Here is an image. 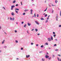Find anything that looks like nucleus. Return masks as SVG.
Returning a JSON list of instances; mask_svg holds the SVG:
<instances>
[{
    "label": "nucleus",
    "mask_w": 61,
    "mask_h": 61,
    "mask_svg": "<svg viewBox=\"0 0 61 61\" xmlns=\"http://www.w3.org/2000/svg\"><path fill=\"white\" fill-rule=\"evenodd\" d=\"M15 7V5H14L11 6V10H13V8Z\"/></svg>",
    "instance_id": "f257e3e1"
},
{
    "label": "nucleus",
    "mask_w": 61,
    "mask_h": 61,
    "mask_svg": "<svg viewBox=\"0 0 61 61\" xmlns=\"http://www.w3.org/2000/svg\"><path fill=\"white\" fill-rule=\"evenodd\" d=\"M48 40L49 41H51V38H48Z\"/></svg>",
    "instance_id": "f03ea898"
},
{
    "label": "nucleus",
    "mask_w": 61,
    "mask_h": 61,
    "mask_svg": "<svg viewBox=\"0 0 61 61\" xmlns=\"http://www.w3.org/2000/svg\"><path fill=\"white\" fill-rule=\"evenodd\" d=\"M30 14H31V15H32V14H33V10L32 9H31L30 10Z\"/></svg>",
    "instance_id": "7ed1b4c3"
},
{
    "label": "nucleus",
    "mask_w": 61,
    "mask_h": 61,
    "mask_svg": "<svg viewBox=\"0 0 61 61\" xmlns=\"http://www.w3.org/2000/svg\"><path fill=\"white\" fill-rule=\"evenodd\" d=\"M45 57L46 58H48L49 57V56L46 55Z\"/></svg>",
    "instance_id": "20e7f679"
},
{
    "label": "nucleus",
    "mask_w": 61,
    "mask_h": 61,
    "mask_svg": "<svg viewBox=\"0 0 61 61\" xmlns=\"http://www.w3.org/2000/svg\"><path fill=\"white\" fill-rule=\"evenodd\" d=\"M35 23H36V24H37V25H39V23H38L37 21H35Z\"/></svg>",
    "instance_id": "39448f33"
},
{
    "label": "nucleus",
    "mask_w": 61,
    "mask_h": 61,
    "mask_svg": "<svg viewBox=\"0 0 61 61\" xmlns=\"http://www.w3.org/2000/svg\"><path fill=\"white\" fill-rule=\"evenodd\" d=\"M27 25L29 26H30V25H31V24H30L28 22L27 23Z\"/></svg>",
    "instance_id": "423d86ee"
},
{
    "label": "nucleus",
    "mask_w": 61,
    "mask_h": 61,
    "mask_svg": "<svg viewBox=\"0 0 61 61\" xmlns=\"http://www.w3.org/2000/svg\"><path fill=\"white\" fill-rule=\"evenodd\" d=\"M56 21H57L58 20V19H57V18H58V15H57L56 16Z\"/></svg>",
    "instance_id": "0eeeda50"
},
{
    "label": "nucleus",
    "mask_w": 61,
    "mask_h": 61,
    "mask_svg": "<svg viewBox=\"0 0 61 61\" xmlns=\"http://www.w3.org/2000/svg\"><path fill=\"white\" fill-rule=\"evenodd\" d=\"M29 11V10H26H26H24V11L25 12L26 11Z\"/></svg>",
    "instance_id": "6e6552de"
},
{
    "label": "nucleus",
    "mask_w": 61,
    "mask_h": 61,
    "mask_svg": "<svg viewBox=\"0 0 61 61\" xmlns=\"http://www.w3.org/2000/svg\"><path fill=\"white\" fill-rule=\"evenodd\" d=\"M11 15H15V14L14 13V12H12L11 13Z\"/></svg>",
    "instance_id": "1a4fd4ad"
},
{
    "label": "nucleus",
    "mask_w": 61,
    "mask_h": 61,
    "mask_svg": "<svg viewBox=\"0 0 61 61\" xmlns=\"http://www.w3.org/2000/svg\"><path fill=\"white\" fill-rule=\"evenodd\" d=\"M57 59L59 61H61V59H60V60H59V58H57Z\"/></svg>",
    "instance_id": "9d476101"
},
{
    "label": "nucleus",
    "mask_w": 61,
    "mask_h": 61,
    "mask_svg": "<svg viewBox=\"0 0 61 61\" xmlns=\"http://www.w3.org/2000/svg\"><path fill=\"white\" fill-rule=\"evenodd\" d=\"M30 57V55H28V56L26 55V58H28V57Z\"/></svg>",
    "instance_id": "9b49d317"
},
{
    "label": "nucleus",
    "mask_w": 61,
    "mask_h": 61,
    "mask_svg": "<svg viewBox=\"0 0 61 61\" xmlns=\"http://www.w3.org/2000/svg\"><path fill=\"white\" fill-rule=\"evenodd\" d=\"M16 2V1L15 0H14L13 2V4H15Z\"/></svg>",
    "instance_id": "f8f14e48"
},
{
    "label": "nucleus",
    "mask_w": 61,
    "mask_h": 61,
    "mask_svg": "<svg viewBox=\"0 0 61 61\" xmlns=\"http://www.w3.org/2000/svg\"><path fill=\"white\" fill-rule=\"evenodd\" d=\"M15 10H17L18 11H19V9H15Z\"/></svg>",
    "instance_id": "ddd939ff"
},
{
    "label": "nucleus",
    "mask_w": 61,
    "mask_h": 61,
    "mask_svg": "<svg viewBox=\"0 0 61 61\" xmlns=\"http://www.w3.org/2000/svg\"><path fill=\"white\" fill-rule=\"evenodd\" d=\"M42 60L43 61H44L45 60V59H44L43 58H42Z\"/></svg>",
    "instance_id": "4468645a"
},
{
    "label": "nucleus",
    "mask_w": 61,
    "mask_h": 61,
    "mask_svg": "<svg viewBox=\"0 0 61 61\" xmlns=\"http://www.w3.org/2000/svg\"><path fill=\"white\" fill-rule=\"evenodd\" d=\"M51 39L52 40H53V37L52 36H51Z\"/></svg>",
    "instance_id": "2eb2a0df"
},
{
    "label": "nucleus",
    "mask_w": 61,
    "mask_h": 61,
    "mask_svg": "<svg viewBox=\"0 0 61 61\" xmlns=\"http://www.w3.org/2000/svg\"><path fill=\"white\" fill-rule=\"evenodd\" d=\"M15 11L16 13H17V14H18V11L16 10H15Z\"/></svg>",
    "instance_id": "dca6fc26"
},
{
    "label": "nucleus",
    "mask_w": 61,
    "mask_h": 61,
    "mask_svg": "<svg viewBox=\"0 0 61 61\" xmlns=\"http://www.w3.org/2000/svg\"><path fill=\"white\" fill-rule=\"evenodd\" d=\"M48 22V20H47L46 21L45 23H46L47 22Z\"/></svg>",
    "instance_id": "f3484780"
},
{
    "label": "nucleus",
    "mask_w": 61,
    "mask_h": 61,
    "mask_svg": "<svg viewBox=\"0 0 61 61\" xmlns=\"http://www.w3.org/2000/svg\"><path fill=\"white\" fill-rule=\"evenodd\" d=\"M58 2V1L57 0H56L55 1V2L56 3H57Z\"/></svg>",
    "instance_id": "a211bd4d"
},
{
    "label": "nucleus",
    "mask_w": 61,
    "mask_h": 61,
    "mask_svg": "<svg viewBox=\"0 0 61 61\" xmlns=\"http://www.w3.org/2000/svg\"><path fill=\"white\" fill-rule=\"evenodd\" d=\"M45 45H48V44L47 42L45 43Z\"/></svg>",
    "instance_id": "6ab92c4d"
},
{
    "label": "nucleus",
    "mask_w": 61,
    "mask_h": 61,
    "mask_svg": "<svg viewBox=\"0 0 61 61\" xmlns=\"http://www.w3.org/2000/svg\"><path fill=\"white\" fill-rule=\"evenodd\" d=\"M2 8H3L4 9V10H6V9H5V8L4 7H2Z\"/></svg>",
    "instance_id": "aec40b11"
},
{
    "label": "nucleus",
    "mask_w": 61,
    "mask_h": 61,
    "mask_svg": "<svg viewBox=\"0 0 61 61\" xmlns=\"http://www.w3.org/2000/svg\"><path fill=\"white\" fill-rule=\"evenodd\" d=\"M35 30L36 31V32H37L38 31V29H35Z\"/></svg>",
    "instance_id": "412c9836"
},
{
    "label": "nucleus",
    "mask_w": 61,
    "mask_h": 61,
    "mask_svg": "<svg viewBox=\"0 0 61 61\" xmlns=\"http://www.w3.org/2000/svg\"><path fill=\"white\" fill-rule=\"evenodd\" d=\"M41 20H44V19L43 18H42L41 19Z\"/></svg>",
    "instance_id": "4be33fe9"
},
{
    "label": "nucleus",
    "mask_w": 61,
    "mask_h": 61,
    "mask_svg": "<svg viewBox=\"0 0 61 61\" xmlns=\"http://www.w3.org/2000/svg\"><path fill=\"white\" fill-rule=\"evenodd\" d=\"M34 17H36V13H35L34 14Z\"/></svg>",
    "instance_id": "5701e85b"
},
{
    "label": "nucleus",
    "mask_w": 61,
    "mask_h": 61,
    "mask_svg": "<svg viewBox=\"0 0 61 61\" xmlns=\"http://www.w3.org/2000/svg\"><path fill=\"white\" fill-rule=\"evenodd\" d=\"M12 20L13 21H14V20H15V19H14V18H13L12 19Z\"/></svg>",
    "instance_id": "b1692460"
},
{
    "label": "nucleus",
    "mask_w": 61,
    "mask_h": 61,
    "mask_svg": "<svg viewBox=\"0 0 61 61\" xmlns=\"http://www.w3.org/2000/svg\"><path fill=\"white\" fill-rule=\"evenodd\" d=\"M25 15V13H24L23 14V15Z\"/></svg>",
    "instance_id": "393cba45"
},
{
    "label": "nucleus",
    "mask_w": 61,
    "mask_h": 61,
    "mask_svg": "<svg viewBox=\"0 0 61 61\" xmlns=\"http://www.w3.org/2000/svg\"><path fill=\"white\" fill-rule=\"evenodd\" d=\"M26 27V24L25 25H24V27Z\"/></svg>",
    "instance_id": "a878e982"
},
{
    "label": "nucleus",
    "mask_w": 61,
    "mask_h": 61,
    "mask_svg": "<svg viewBox=\"0 0 61 61\" xmlns=\"http://www.w3.org/2000/svg\"><path fill=\"white\" fill-rule=\"evenodd\" d=\"M44 47V46L43 45H41V47L42 48L43 47Z\"/></svg>",
    "instance_id": "bb28decb"
},
{
    "label": "nucleus",
    "mask_w": 61,
    "mask_h": 61,
    "mask_svg": "<svg viewBox=\"0 0 61 61\" xmlns=\"http://www.w3.org/2000/svg\"><path fill=\"white\" fill-rule=\"evenodd\" d=\"M51 57H50L48 58L49 60H50L51 59Z\"/></svg>",
    "instance_id": "cd10ccee"
},
{
    "label": "nucleus",
    "mask_w": 61,
    "mask_h": 61,
    "mask_svg": "<svg viewBox=\"0 0 61 61\" xmlns=\"http://www.w3.org/2000/svg\"><path fill=\"white\" fill-rule=\"evenodd\" d=\"M52 56V57H55V55H53Z\"/></svg>",
    "instance_id": "c85d7f7f"
},
{
    "label": "nucleus",
    "mask_w": 61,
    "mask_h": 61,
    "mask_svg": "<svg viewBox=\"0 0 61 61\" xmlns=\"http://www.w3.org/2000/svg\"><path fill=\"white\" fill-rule=\"evenodd\" d=\"M31 45H34V43H33L31 42Z\"/></svg>",
    "instance_id": "c756f323"
},
{
    "label": "nucleus",
    "mask_w": 61,
    "mask_h": 61,
    "mask_svg": "<svg viewBox=\"0 0 61 61\" xmlns=\"http://www.w3.org/2000/svg\"><path fill=\"white\" fill-rule=\"evenodd\" d=\"M4 41H5V40L4 41H3L2 42V44H3L4 43Z\"/></svg>",
    "instance_id": "7c9ffc66"
},
{
    "label": "nucleus",
    "mask_w": 61,
    "mask_h": 61,
    "mask_svg": "<svg viewBox=\"0 0 61 61\" xmlns=\"http://www.w3.org/2000/svg\"><path fill=\"white\" fill-rule=\"evenodd\" d=\"M10 20H12V18L11 17H10Z\"/></svg>",
    "instance_id": "2f4dec72"
},
{
    "label": "nucleus",
    "mask_w": 61,
    "mask_h": 61,
    "mask_svg": "<svg viewBox=\"0 0 61 61\" xmlns=\"http://www.w3.org/2000/svg\"><path fill=\"white\" fill-rule=\"evenodd\" d=\"M38 16H39V15H38V14L37 15V17H38Z\"/></svg>",
    "instance_id": "473e14b6"
},
{
    "label": "nucleus",
    "mask_w": 61,
    "mask_h": 61,
    "mask_svg": "<svg viewBox=\"0 0 61 61\" xmlns=\"http://www.w3.org/2000/svg\"><path fill=\"white\" fill-rule=\"evenodd\" d=\"M47 16V14H46L45 15V17H46Z\"/></svg>",
    "instance_id": "72a5a7b5"
},
{
    "label": "nucleus",
    "mask_w": 61,
    "mask_h": 61,
    "mask_svg": "<svg viewBox=\"0 0 61 61\" xmlns=\"http://www.w3.org/2000/svg\"><path fill=\"white\" fill-rule=\"evenodd\" d=\"M56 36V35H55V34H54L53 35L54 37H55V36Z\"/></svg>",
    "instance_id": "f704fd0d"
},
{
    "label": "nucleus",
    "mask_w": 61,
    "mask_h": 61,
    "mask_svg": "<svg viewBox=\"0 0 61 61\" xmlns=\"http://www.w3.org/2000/svg\"><path fill=\"white\" fill-rule=\"evenodd\" d=\"M58 49H56L55 50V51H58Z\"/></svg>",
    "instance_id": "c9c22d12"
},
{
    "label": "nucleus",
    "mask_w": 61,
    "mask_h": 61,
    "mask_svg": "<svg viewBox=\"0 0 61 61\" xmlns=\"http://www.w3.org/2000/svg\"><path fill=\"white\" fill-rule=\"evenodd\" d=\"M47 8L46 9V10H44V11H46V10L47 9Z\"/></svg>",
    "instance_id": "e433bc0d"
},
{
    "label": "nucleus",
    "mask_w": 61,
    "mask_h": 61,
    "mask_svg": "<svg viewBox=\"0 0 61 61\" xmlns=\"http://www.w3.org/2000/svg\"><path fill=\"white\" fill-rule=\"evenodd\" d=\"M59 27H61V25H59Z\"/></svg>",
    "instance_id": "4c0bfd02"
},
{
    "label": "nucleus",
    "mask_w": 61,
    "mask_h": 61,
    "mask_svg": "<svg viewBox=\"0 0 61 61\" xmlns=\"http://www.w3.org/2000/svg\"><path fill=\"white\" fill-rule=\"evenodd\" d=\"M15 42L17 43H18V41H15Z\"/></svg>",
    "instance_id": "58836bf2"
},
{
    "label": "nucleus",
    "mask_w": 61,
    "mask_h": 61,
    "mask_svg": "<svg viewBox=\"0 0 61 61\" xmlns=\"http://www.w3.org/2000/svg\"><path fill=\"white\" fill-rule=\"evenodd\" d=\"M56 46V44H55L54 45V46Z\"/></svg>",
    "instance_id": "ea45409f"
},
{
    "label": "nucleus",
    "mask_w": 61,
    "mask_h": 61,
    "mask_svg": "<svg viewBox=\"0 0 61 61\" xmlns=\"http://www.w3.org/2000/svg\"><path fill=\"white\" fill-rule=\"evenodd\" d=\"M15 33H17V31L16 30H15Z\"/></svg>",
    "instance_id": "a19ab883"
},
{
    "label": "nucleus",
    "mask_w": 61,
    "mask_h": 61,
    "mask_svg": "<svg viewBox=\"0 0 61 61\" xmlns=\"http://www.w3.org/2000/svg\"><path fill=\"white\" fill-rule=\"evenodd\" d=\"M60 15L61 16V11H60Z\"/></svg>",
    "instance_id": "79ce46f5"
},
{
    "label": "nucleus",
    "mask_w": 61,
    "mask_h": 61,
    "mask_svg": "<svg viewBox=\"0 0 61 61\" xmlns=\"http://www.w3.org/2000/svg\"><path fill=\"white\" fill-rule=\"evenodd\" d=\"M21 24H24V22H21Z\"/></svg>",
    "instance_id": "37998d69"
},
{
    "label": "nucleus",
    "mask_w": 61,
    "mask_h": 61,
    "mask_svg": "<svg viewBox=\"0 0 61 61\" xmlns=\"http://www.w3.org/2000/svg\"><path fill=\"white\" fill-rule=\"evenodd\" d=\"M37 35L38 36H39V35H40V34L39 33H38L37 34Z\"/></svg>",
    "instance_id": "c03bdc74"
},
{
    "label": "nucleus",
    "mask_w": 61,
    "mask_h": 61,
    "mask_svg": "<svg viewBox=\"0 0 61 61\" xmlns=\"http://www.w3.org/2000/svg\"><path fill=\"white\" fill-rule=\"evenodd\" d=\"M4 33L6 35H7V34H6V33L5 32H4Z\"/></svg>",
    "instance_id": "a18cd8bd"
},
{
    "label": "nucleus",
    "mask_w": 61,
    "mask_h": 61,
    "mask_svg": "<svg viewBox=\"0 0 61 61\" xmlns=\"http://www.w3.org/2000/svg\"><path fill=\"white\" fill-rule=\"evenodd\" d=\"M52 10V13H53V12H54V10Z\"/></svg>",
    "instance_id": "49530a36"
},
{
    "label": "nucleus",
    "mask_w": 61,
    "mask_h": 61,
    "mask_svg": "<svg viewBox=\"0 0 61 61\" xmlns=\"http://www.w3.org/2000/svg\"><path fill=\"white\" fill-rule=\"evenodd\" d=\"M18 4H17L16 5V6H18Z\"/></svg>",
    "instance_id": "de8ad7c7"
},
{
    "label": "nucleus",
    "mask_w": 61,
    "mask_h": 61,
    "mask_svg": "<svg viewBox=\"0 0 61 61\" xmlns=\"http://www.w3.org/2000/svg\"><path fill=\"white\" fill-rule=\"evenodd\" d=\"M36 46H38V44H36Z\"/></svg>",
    "instance_id": "09e8293b"
},
{
    "label": "nucleus",
    "mask_w": 61,
    "mask_h": 61,
    "mask_svg": "<svg viewBox=\"0 0 61 61\" xmlns=\"http://www.w3.org/2000/svg\"><path fill=\"white\" fill-rule=\"evenodd\" d=\"M21 5H23V4H22V2H21Z\"/></svg>",
    "instance_id": "8fccbe9b"
},
{
    "label": "nucleus",
    "mask_w": 61,
    "mask_h": 61,
    "mask_svg": "<svg viewBox=\"0 0 61 61\" xmlns=\"http://www.w3.org/2000/svg\"><path fill=\"white\" fill-rule=\"evenodd\" d=\"M49 5V7H51V5Z\"/></svg>",
    "instance_id": "3c124183"
},
{
    "label": "nucleus",
    "mask_w": 61,
    "mask_h": 61,
    "mask_svg": "<svg viewBox=\"0 0 61 61\" xmlns=\"http://www.w3.org/2000/svg\"><path fill=\"white\" fill-rule=\"evenodd\" d=\"M49 19V17H48V18H47V20H48Z\"/></svg>",
    "instance_id": "603ef678"
},
{
    "label": "nucleus",
    "mask_w": 61,
    "mask_h": 61,
    "mask_svg": "<svg viewBox=\"0 0 61 61\" xmlns=\"http://www.w3.org/2000/svg\"><path fill=\"white\" fill-rule=\"evenodd\" d=\"M58 56H61V55H58Z\"/></svg>",
    "instance_id": "864d4df0"
},
{
    "label": "nucleus",
    "mask_w": 61,
    "mask_h": 61,
    "mask_svg": "<svg viewBox=\"0 0 61 61\" xmlns=\"http://www.w3.org/2000/svg\"><path fill=\"white\" fill-rule=\"evenodd\" d=\"M55 40H56V41H57V39H55Z\"/></svg>",
    "instance_id": "5fc2aeb1"
},
{
    "label": "nucleus",
    "mask_w": 61,
    "mask_h": 61,
    "mask_svg": "<svg viewBox=\"0 0 61 61\" xmlns=\"http://www.w3.org/2000/svg\"><path fill=\"white\" fill-rule=\"evenodd\" d=\"M23 48H21V50H23Z\"/></svg>",
    "instance_id": "6e6d98bb"
},
{
    "label": "nucleus",
    "mask_w": 61,
    "mask_h": 61,
    "mask_svg": "<svg viewBox=\"0 0 61 61\" xmlns=\"http://www.w3.org/2000/svg\"><path fill=\"white\" fill-rule=\"evenodd\" d=\"M27 33H28V34H29V32H28V30L27 31Z\"/></svg>",
    "instance_id": "4d7b16f0"
},
{
    "label": "nucleus",
    "mask_w": 61,
    "mask_h": 61,
    "mask_svg": "<svg viewBox=\"0 0 61 61\" xmlns=\"http://www.w3.org/2000/svg\"><path fill=\"white\" fill-rule=\"evenodd\" d=\"M53 34H55V32H53Z\"/></svg>",
    "instance_id": "13d9d810"
},
{
    "label": "nucleus",
    "mask_w": 61,
    "mask_h": 61,
    "mask_svg": "<svg viewBox=\"0 0 61 61\" xmlns=\"http://www.w3.org/2000/svg\"><path fill=\"white\" fill-rule=\"evenodd\" d=\"M51 5H52V6H55V5H53L52 4Z\"/></svg>",
    "instance_id": "bf43d9fd"
},
{
    "label": "nucleus",
    "mask_w": 61,
    "mask_h": 61,
    "mask_svg": "<svg viewBox=\"0 0 61 61\" xmlns=\"http://www.w3.org/2000/svg\"><path fill=\"white\" fill-rule=\"evenodd\" d=\"M34 30V29H33L31 30V31H33Z\"/></svg>",
    "instance_id": "052dcab7"
},
{
    "label": "nucleus",
    "mask_w": 61,
    "mask_h": 61,
    "mask_svg": "<svg viewBox=\"0 0 61 61\" xmlns=\"http://www.w3.org/2000/svg\"><path fill=\"white\" fill-rule=\"evenodd\" d=\"M32 5H35V4H32Z\"/></svg>",
    "instance_id": "680f3d73"
},
{
    "label": "nucleus",
    "mask_w": 61,
    "mask_h": 61,
    "mask_svg": "<svg viewBox=\"0 0 61 61\" xmlns=\"http://www.w3.org/2000/svg\"><path fill=\"white\" fill-rule=\"evenodd\" d=\"M42 53V52L41 51H40L39 52V53Z\"/></svg>",
    "instance_id": "e2e57ef3"
},
{
    "label": "nucleus",
    "mask_w": 61,
    "mask_h": 61,
    "mask_svg": "<svg viewBox=\"0 0 61 61\" xmlns=\"http://www.w3.org/2000/svg\"><path fill=\"white\" fill-rule=\"evenodd\" d=\"M16 59H17V60H18L19 59H18V58H17Z\"/></svg>",
    "instance_id": "0e129e2a"
},
{
    "label": "nucleus",
    "mask_w": 61,
    "mask_h": 61,
    "mask_svg": "<svg viewBox=\"0 0 61 61\" xmlns=\"http://www.w3.org/2000/svg\"><path fill=\"white\" fill-rule=\"evenodd\" d=\"M5 48H6V46H5Z\"/></svg>",
    "instance_id": "69168bd1"
},
{
    "label": "nucleus",
    "mask_w": 61,
    "mask_h": 61,
    "mask_svg": "<svg viewBox=\"0 0 61 61\" xmlns=\"http://www.w3.org/2000/svg\"><path fill=\"white\" fill-rule=\"evenodd\" d=\"M7 19H8V20H9V18H8Z\"/></svg>",
    "instance_id": "338daca9"
},
{
    "label": "nucleus",
    "mask_w": 61,
    "mask_h": 61,
    "mask_svg": "<svg viewBox=\"0 0 61 61\" xmlns=\"http://www.w3.org/2000/svg\"><path fill=\"white\" fill-rule=\"evenodd\" d=\"M45 3H46V0L45 2Z\"/></svg>",
    "instance_id": "774afa93"
}]
</instances>
